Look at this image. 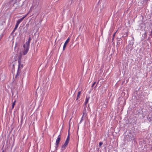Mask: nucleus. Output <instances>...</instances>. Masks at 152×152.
Returning a JSON list of instances; mask_svg holds the SVG:
<instances>
[{
    "label": "nucleus",
    "mask_w": 152,
    "mask_h": 152,
    "mask_svg": "<svg viewBox=\"0 0 152 152\" xmlns=\"http://www.w3.org/2000/svg\"><path fill=\"white\" fill-rule=\"evenodd\" d=\"M31 37H29L28 39V41L24 44L23 47L24 49L23 51V54L24 55H26L29 49L30 43L31 41Z\"/></svg>",
    "instance_id": "1"
},
{
    "label": "nucleus",
    "mask_w": 152,
    "mask_h": 152,
    "mask_svg": "<svg viewBox=\"0 0 152 152\" xmlns=\"http://www.w3.org/2000/svg\"><path fill=\"white\" fill-rule=\"evenodd\" d=\"M134 44V42L132 41H129V45L126 47V49L129 50L130 49V50H132L133 49L132 47L133 46Z\"/></svg>",
    "instance_id": "2"
},
{
    "label": "nucleus",
    "mask_w": 152,
    "mask_h": 152,
    "mask_svg": "<svg viewBox=\"0 0 152 152\" xmlns=\"http://www.w3.org/2000/svg\"><path fill=\"white\" fill-rule=\"evenodd\" d=\"M21 58L20 57L18 59V69H20L23 68V64L21 63Z\"/></svg>",
    "instance_id": "3"
},
{
    "label": "nucleus",
    "mask_w": 152,
    "mask_h": 152,
    "mask_svg": "<svg viewBox=\"0 0 152 152\" xmlns=\"http://www.w3.org/2000/svg\"><path fill=\"white\" fill-rule=\"evenodd\" d=\"M69 38H68L67 39H66V41L64 43V45L63 46V51L64 50H65V49L66 47V46L67 44L68 43V42H69Z\"/></svg>",
    "instance_id": "4"
},
{
    "label": "nucleus",
    "mask_w": 152,
    "mask_h": 152,
    "mask_svg": "<svg viewBox=\"0 0 152 152\" xmlns=\"http://www.w3.org/2000/svg\"><path fill=\"white\" fill-rule=\"evenodd\" d=\"M147 118L149 122H151V121H152V113L149 114L147 117Z\"/></svg>",
    "instance_id": "5"
},
{
    "label": "nucleus",
    "mask_w": 152,
    "mask_h": 152,
    "mask_svg": "<svg viewBox=\"0 0 152 152\" xmlns=\"http://www.w3.org/2000/svg\"><path fill=\"white\" fill-rule=\"evenodd\" d=\"M20 69H18V70L17 71V73L16 74L15 79L17 77H18L19 75H20Z\"/></svg>",
    "instance_id": "6"
},
{
    "label": "nucleus",
    "mask_w": 152,
    "mask_h": 152,
    "mask_svg": "<svg viewBox=\"0 0 152 152\" xmlns=\"http://www.w3.org/2000/svg\"><path fill=\"white\" fill-rule=\"evenodd\" d=\"M68 143H66V142H65V143L64 144V145H62L61 149H62V150H65L66 147L67 146V145L68 144Z\"/></svg>",
    "instance_id": "7"
},
{
    "label": "nucleus",
    "mask_w": 152,
    "mask_h": 152,
    "mask_svg": "<svg viewBox=\"0 0 152 152\" xmlns=\"http://www.w3.org/2000/svg\"><path fill=\"white\" fill-rule=\"evenodd\" d=\"M90 98V97L89 96H88V95H87L86 96L85 101V104H86L87 103H88V101L89 99Z\"/></svg>",
    "instance_id": "8"
},
{
    "label": "nucleus",
    "mask_w": 152,
    "mask_h": 152,
    "mask_svg": "<svg viewBox=\"0 0 152 152\" xmlns=\"http://www.w3.org/2000/svg\"><path fill=\"white\" fill-rule=\"evenodd\" d=\"M61 140V135H59L56 139V143L59 144Z\"/></svg>",
    "instance_id": "9"
},
{
    "label": "nucleus",
    "mask_w": 152,
    "mask_h": 152,
    "mask_svg": "<svg viewBox=\"0 0 152 152\" xmlns=\"http://www.w3.org/2000/svg\"><path fill=\"white\" fill-rule=\"evenodd\" d=\"M148 1H149L148 0H144L143 1V3H142V4H143V5L147 6L148 3Z\"/></svg>",
    "instance_id": "10"
},
{
    "label": "nucleus",
    "mask_w": 152,
    "mask_h": 152,
    "mask_svg": "<svg viewBox=\"0 0 152 152\" xmlns=\"http://www.w3.org/2000/svg\"><path fill=\"white\" fill-rule=\"evenodd\" d=\"M28 13H27L26 15L24 16L22 18H21L20 19L18 20L20 22L22 21V20L24 19V18L27 16Z\"/></svg>",
    "instance_id": "11"
},
{
    "label": "nucleus",
    "mask_w": 152,
    "mask_h": 152,
    "mask_svg": "<svg viewBox=\"0 0 152 152\" xmlns=\"http://www.w3.org/2000/svg\"><path fill=\"white\" fill-rule=\"evenodd\" d=\"M20 23V22L18 20L16 23V25L15 26V29H17V28L19 24Z\"/></svg>",
    "instance_id": "12"
},
{
    "label": "nucleus",
    "mask_w": 152,
    "mask_h": 152,
    "mask_svg": "<svg viewBox=\"0 0 152 152\" xmlns=\"http://www.w3.org/2000/svg\"><path fill=\"white\" fill-rule=\"evenodd\" d=\"M129 139L131 140H134V137L132 135V136H130Z\"/></svg>",
    "instance_id": "13"
},
{
    "label": "nucleus",
    "mask_w": 152,
    "mask_h": 152,
    "mask_svg": "<svg viewBox=\"0 0 152 152\" xmlns=\"http://www.w3.org/2000/svg\"><path fill=\"white\" fill-rule=\"evenodd\" d=\"M16 102V101H15L14 102L12 103V109H13L14 108L15 105V102Z\"/></svg>",
    "instance_id": "14"
},
{
    "label": "nucleus",
    "mask_w": 152,
    "mask_h": 152,
    "mask_svg": "<svg viewBox=\"0 0 152 152\" xmlns=\"http://www.w3.org/2000/svg\"><path fill=\"white\" fill-rule=\"evenodd\" d=\"M58 147V143L57 144L56 143L55 148H56V150H57V148Z\"/></svg>",
    "instance_id": "15"
},
{
    "label": "nucleus",
    "mask_w": 152,
    "mask_h": 152,
    "mask_svg": "<svg viewBox=\"0 0 152 152\" xmlns=\"http://www.w3.org/2000/svg\"><path fill=\"white\" fill-rule=\"evenodd\" d=\"M69 139H70L69 138H67L65 142H66V143H69Z\"/></svg>",
    "instance_id": "16"
},
{
    "label": "nucleus",
    "mask_w": 152,
    "mask_h": 152,
    "mask_svg": "<svg viewBox=\"0 0 152 152\" xmlns=\"http://www.w3.org/2000/svg\"><path fill=\"white\" fill-rule=\"evenodd\" d=\"M69 139H70L69 138H67L65 142H66V143H69Z\"/></svg>",
    "instance_id": "17"
},
{
    "label": "nucleus",
    "mask_w": 152,
    "mask_h": 152,
    "mask_svg": "<svg viewBox=\"0 0 152 152\" xmlns=\"http://www.w3.org/2000/svg\"><path fill=\"white\" fill-rule=\"evenodd\" d=\"M103 142H100L99 143V146H101L103 144Z\"/></svg>",
    "instance_id": "18"
},
{
    "label": "nucleus",
    "mask_w": 152,
    "mask_h": 152,
    "mask_svg": "<svg viewBox=\"0 0 152 152\" xmlns=\"http://www.w3.org/2000/svg\"><path fill=\"white\" fill-rule=\"evenodd\" d=\"M116 32L114 34H113V38H112V41H113V40L114 39V37H115V34H116Z\"/></svg>",
    "instance_id": "19"
},
{
    "label": "nucleus",
    "mask_w": 152,
    "mask_h": 152,
    "mask_svg": "<svg viewBox=\"0 0 152 152\" xmlns=\"http://www.w3.org/2000/svg\"><path fill=\"white\" fill-rule=\"evenodd\" d=\"M69 130H68V135L67 136V138H69L70 139V137H69Z\"/></svg>",
    "instance_id": "20"
},
{
    "label": "nucleus",
    "mask_w": 152,
    "mask_h": 152,
    "mask_svg": "<svg viewBox=\"0 0 152 152\" xmlns=\"http://www.w3.org/2000/svg\"><path fill=\"white\" fill-rule=\"evenodd\" d=\"M96 82H94L92 84V86H91V87H93L94 86V85L96 84Z\"/></svg>",
    "instance_id": "21"
},
{
    "label": "nucleus",
    "mask_w": 152,
    "mask_h": 152,
    "mask_svg": "<svg viewBox=\"0 0 152 152\" xmlns=\"http://www.w3.org/2000/svg\"><path fill=\"white\" fill-rule=\"evenodd\" d=\"M16 29H15V28H14V29H13V31H12V33H14V32H15V30Z\"/></svg>",
    "instance_id": "22"
},
{
    "label": "nucleus",
    "mask_w": 152,
    "mask_h": 152,
    "mask_svg": "<svg viewBox=\"0 0 152 152\" xmlns=\"http://www.w3.org/2000/svg\"><path fill=\"white\" fill-rule=\"evenodd\" d=\"M144 37H146L147 36V33L146 32H145L144 33Z\"/></svg>",
    "instance_id": "23"
},
{
    "label": "nucleus",
    "mask_w": 152,
    "mask_h": 152,
    "mask_svg": "<svg viewBox=\"0 0 152 152\" xmlns=\"http://www.w3.org/2000/svg\"><path fill=\"white\" fill-rule=\"evenodd\" d=\"M83 120V117H82L81 118V120L80 121V124L81 123V122H82Z\"/></svg>",
    "instance_id": "24"
},
{
    "label": "nucleus",
    "mask_w": 152,
    "mask_h": 152,
    "mask_svg": "<svg viewBox=\"0 0 152 152\" xmlns=\"http://www.w3.org/2000/svg\"><path fill=\"white\" fill-rule=\"evenodd\" d=\"M80 91H79L78 92L77 95L80 96Z\"/></svg>",
    "instance_id": "25"
},
{
    "label": "nucleus",
    "mask_w": 152,
    "mask_h": 152,
    "mask_svg": "<svg viewBox=\"0 0 152 152\" xmlns=\"http://www.w3.org/2000/svg\"><path fill=\"white\" fill-rule=\"evenodd\" d=\"M79 96L77 95L76 100H77L79 98Z\"/></svg>",
    "instance_id": "26"
},
{
    "label": "nucleus",
    "mask_w": 152,
    "mask_h": 152,
    "mask_svg": "<svg viewBox=\"0 0 152 152\" xmlns=\"http://www.w3.org/2000/svg\"><path fill=\"white\" fill-rule=\"evenodd\" d=\"M150 36H151L152 37V30L151 31V33L150 34Z\"/></svg>",
    "instance_id": "27"
},
{
    "label": "nucleus",
    "mask_w": 152,
    "mask_h": 152,
    "mask_svg": "<svg viewBox=\"0 0 152 152\" xmlns=\"http://www.w3.org/2000/svg\"><path fill=\"white\" fill-rule=\"evenodd\" d=\"M84 115H85V113H83V115H82V117L83 118V117L84 116Z\"/></svg>",
    "instance_id": "28"
},
{
    "label": "nucleus",
    "mask_w": 152,
    "mask_h": 152,
    "mask_svg": "<svg viewBox=\"0 0 152 152\" xmlns=\"http://www.w3.org/2000/svg\"><path fill=\"white\" fill-rule=\"evenodd\" d=\"M126 35H128V32H126Z\"/></svg>",
    "instance_id": "29"
},
{
    "label": "nucleus",
    "mask_w": 152,
    "mask_h": 152,
    "mask_svg": "<svg viewBox=\"0 0 152 152\" xmlns=\"http://www.w3.org/2000/svg\"><path fill=\"white\" fill-rule=\"evenodd\" d=\"M12 66H13V68H14V67H15V65H14V64H13L12 65Z\"/></svg>",
    "instance_id": "30"
},
{
    "label": "nucleus",
    "mask_w": 152,
    "mask_h": 152,
    "mask_svg": "<svg viewBox=\"0 0 152 152\" xmlns=\"http://www.w3.org/2000/svg\"><path fill=\"white\" fill-rule=\"evenodd\" d=\"M86 104H85V103H84V105L85 106V108L86 107Z\"/></svg>",
    "instance_id": "31"
},
{
    "label": "nucleus",
    "mask_w": 152,
    "mask_h": 152,
    "mask_svg": "<svg viewBox=\"0 0 152 152\" xmlns=\"http://www.w3.org/2000/svg\"><path fill=\"white\" fill-rule=\"evenodd\" d=\"M119 41V40H118V42H117V45H118V43H119V42H118V41Z\"/></svg>",
    "instance_id": "32"
},
{
    "label": "nucleus",
    "mask_w": 152,
    "mask_h": 152,
    "mask_svg": "<svg viewBox=\"0 0 152 152\" xmlns=\"http://www.w3.org/2000/svg\"><path fill=\"white\" fill-rule=\"evenodd\" d=\"M4 152V150L2 151V152Z\"/></svg>",
    "instance_id": "33"
},
{
    "label": "nucleus",
    "mask_w": 152,
    "mask_h": 152,
    "mask_svg": "<svg viewBox=\"0 0 152 152\" xmlns=\"http://www.w3.org/2000/svg\"><path fill=\"white\" fill-rule=\"evenodd\" d=\"M88 107H89V104L88 105Z\"/></svg>",
    "instance_id": "34"
},
{
    "label": "nucleus",
    "mask_w": 152,
    "mask_h": 152,
    "mask_svg": "<svg viewBox=\"0 0 152 152\" xmlns=\"http://www.w3.org/2000/svg\"><path fill=\"white\" fill-rule=\"evenodd\" d=\"M97 85V84H96V85L95 86V87H96V86Z\"/></svg>",
    "instance_id": "35"
}]
</instances>
